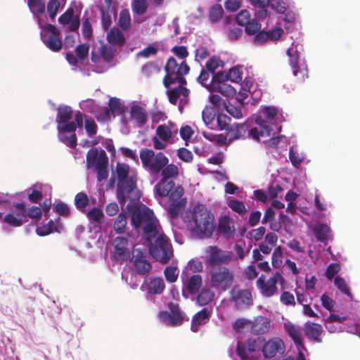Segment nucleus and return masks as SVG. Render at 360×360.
<instances>
[{"label":"nucleus","mask_w":360,"mask_h":360,"mask_svg":"<svg viewBox=\"0 0 360 360\" xmlns=\"http://www.w3.org/2000/svg\"><path fill=\"white\" fill-rule=\"evenodd\" d=\"M182 283L186 288L187 291L191 295L196 294L202 285V276L199 274H193L189 278L185 279L184 274L181 276Z\"/></svg>","instance_id":"nucleus-24"},{"label":"nucleus","mask_w":360,"mask_h":360,"mask_svg":"<svg viewBox=\"0 0 360 360\" xmlns=\"http://www.w3.org/2000/svg\"><path fill=\"white\" fill-rule=\"evenodd\" d=\"M156 136L163 141H169L172 136L170 127L166 124L159 125L155 131Z\"/></svg>","instance_id":"nucleus-47"},{"label":"nucleus","mask_w":360,"mask_h":360,"mask_svg":"<svg viewBox=\"0 0 360 360\" xmlns=\"http://www.w3.org/2000/svg\"><path fill=\"white\" fill-rule=\"evenodd\" d=\"M228 80H229L228 72L219 71L214 74L212 77V86L220 84L221 83H226Z\"/></svg>","instance_id":"nucleus-61"},{"label":"nucleus","mask_w":360,"mask_h":360,"mask_svg":"<svg viewBox=\"0 0 360 360\" xmlns=\"http://www.w3.org/2000/svg\"><path fill=\"white\" fill-rule=\"evenodd\" d=\"M213 89L215 91L220 93L226 97H233L236 94V89L226 82L214 86Z\"/></svg>","instance_id":"nucleus-40"},{"label":"nucleus","mask_w":360,"mask_h":360,"mask_svg":"<svg viewBox=\"0 0 360 360\" xmlns=\"http://www.w3.org/2000/svg\"><path fill=\"white\" fill-rule=\"evenodd\" d=\"M130 117L136 122L137 127H142L148 121V113L143 107L135 105L130 109Z\"/></svg>","instance_id":"nucleus-27"},{"label":"nucleus","mask_w":360,"mask_h":360,"mask_svg":"<svg viewBox=\"0 0 360 360\" xmlns=\"http://www.w3.org/2000/svg\"><path fill=\"white\" fill-rule=\"evenodd\" d=\"M217 115L215 109L210 106H206L202 112L204 123L211 129L214 128V120L217 119Z\"/></svg>","instance_id":"nucleus-34"},{"label":"nucleus","mask_w":360,"mask_h":360,"mask_svg":"<svg viewBox=\"0 0 360 360\" xmlns=\"http://www.w3.org/2000/svg\"><path fill=\"white\" fill-rule=\"evenodd\" d=\"M286 54L289 58V65L292 69V73L295 76L297 77L299 73H301L300 79L304 81L308 77V70L307 68L300 69L299 66L300 61V53L297 50V47L293 42L290 48L286 51Z\"/></svg>","instance_id":"nucleus-17"},{"label":"nucleus","mask_w":360,"mask_h":360,"mask_svg":"<svg viewBox=\"0 0 360 360\" xmlns=\"http://www.w3.org/2000/svg\"><path fill=\"white\" fill-rule=\"evenodd\" d=\"M82 33L84 38L90 39L93 34V28L91 23L88 18H82Z\"/></svg>","instance_id":"nucleus-60"},{"label":"nucleus","mask_w":360,"mask_h":360,"mask_svg":"<svg viewBox=\"0 0 360 360\" xmlns=\"http://www.w3.org/2000/svg\"><path fill=\"white\" fill-rule=\"evenodd\" d=\"M283 251L281 246L275 248L271 255V264L274 268H280L282 266Z\"/></svg>","instance_id":"nucleus-56"},{"label":"nucleus","mask_w":360,"mask_h":360,"mask_svg":"<svg viewBox=\"0 0 360 360\" xmlns=\"http://www.w3.org/2000/svg\"><path fill=\"white\" fill-rule=\"evenodd\" d=\"M284 343L280 338H274L266 342L262 347V352L266 358L275 356L278 353H282Z\"/></svg>","instance_id":"nucleus-21"},{"label":"nucleus","mask_w":360,"mask_h":360,"mask_svg":"<svg viewBox=\"0 0 360 360\" xmlns=\"http://www.w3.org/2000/svg\"><path fill=\"white\" fill-rule=\"evenodd\" d=\"M60 8L58 0H49L47 4V12L51 20H54Z\"/></svg>","instance_id":"nucleus-58"},{"label":"nucleus","mask_w":360,"mask_h":360,"mask_svg":"<svg viewBox=\"0 0 360 360\" xmlns=\"http://www.w3.org/2000/svg\"><path fill=\"white\" fill-rule=\"evenodd\" d=\"M148 8L147 0H132L131 9L134 13L142 15L146 13Z\"/></svg>","instance_id":"nucleus-46"},{"label":"nucleus","mask_w":360,"mask_h":360,"mask_svg":"<svg viewBox=\"0 0 360 360\" xmlns=\"http://www.w3.org/2000/svg\"><path fill=\"white\" fill-rule=\"evenodd\" d=\"M119 25L124 31L129 30L131 27V16L129 10L124 9L120 13Z\"/></svg>","instance_id":"nucleus-48"},{"label":"nucleus","mask_w":360,"mask_h":360,"mask_svg":"<svg viewBox=\"0 0 360 360\" xmlns=\"http://www.w3.org/2000/svg\"><path fill=\"white\" fill-rule=\"evenodd\" d=\"M204 137L210 141H214L219 145H229L228 143V139L227 136H224L223 134H213L212 133L210 134H205L203 133Z\"/></svg>","instance_id":"nucleus-57"},{"label":"nucleus","mask_w":360,"mask_h":360,"mask_svg":"<svg viewBox=\"0 0 360 360\" xmlns=\"http://www.w3.org/2000/svg\"><path fill=\"white\" fill-rule=\"evenodd\" d=\"M139 155L142 166L153 175H158L169 162V158L162 152L155 153L147 148L141 149Z\"/></svg>","instance_id":"nucleus-8"},{"label":"nucleus","mask_w":360,"mask_h":360,"mask_svg":"<svg viewBox=\"0 0 360 360\" xmlns=\"http://www.w3.org/2000/svg\"><path fill=\"white\" fill-rule=\"evenodd\" d=\"M284 328L289 336L292 339L297 349L298 350L304 349L301 328L290 322H288L284 324Z\"/></svg>","instance_id":"nucleus-22"},{"label":"nucleus","mask_w":360,"mask_h":360,"mask_svg":"<svg viewBox=\"0 0 360 360\" xmlns=\"http://www.w3.org/2000/svg\"><path fill=\"white\" fill-rule=\"evenodd\" d=\"M91 223H99L104 217L103 211L98 207H94L86 213Z\"/></svg>","instance_id":"nucleus-51"},{"label":"nucleus","mask_w":360,"mask_h":360,"mask_svg":"<svg viewBox=\"0 0 360 360\" xmlns=\"http://www.w3.org/2000/svg\"><path fill=\"white\" fill-rule=\"evenodd\" d=\"M229 207L235 212L240 215H244L248 212L245 204L237 200H231L229 202Z\"/></svg>","instance_id":"nucleus-55"},{"label":"nucleus","mask_w":360,"mask_h":360,"mask_svg":"<svg viewBox=\"0 0 360 360\" xmlns=\"http://www.w3.org/2000/svg\"><path fill=\"white\" fill-rule=\"evenodd\" d=\"M219 231L227 238H231L235 234V228L232 220L228 216L220 218L218 224Z\"/></svg>","instance_id":"nucleus-29"},{"label":"nucleus","mask_w":360,"mask_h":360,"mask_svg":"<svg viewBox=\"0 0 360 360\" xmlns=\"http://www.w3.org/2000/svg\"><path fill=\"white\" fill-rule=\"evenodd\" d=\"M222 61L219 57L214 56L211 57L205 64V69L210 72L214 74V71L220 66Z\"/></svg>","instance_id":"nucleus-59"},{"label":"nucleus","mask_w":360,"mask_h":360,"mask_svg":"<svg viewBox=\"0 0 360 360\" xmlns=\"http://www.w3.org/2000/svg\"><path fill=\"white\" fill-rule=\"evenodd\" d=\"M277 114V110L274 107H266L262 112L259 117H262L265 120V123L268 125L271 122Z\"/></svg>","instance_id":"nucleus-54"},{"label":"nucleus","mask_w":360,"mask_h":360,"mask_svg":"<svg viewBox=\"0 0 360 360\" xmlns=\"http://www.w3.org/2000/svg\"><path fill=\"white\" fill-rule=\"evenodd\" d=\"M160 173L162 176L161 179L165 180H173L179 176V168L176 165L172 163L169 164L168 162L166 166L163 167Z\"/></svg>","instance_id":"nucleus-37"},{"label":"nucleus","mask_w":360,"mask_h":360,"mask_svg":"<svg viewBox=\"0 0 360 360\" xmlns=\"http://www.w3.org/2000/svg\"><path fill=\"white\" fill-rule=\"evenodd\" d=\"M174 185V180L161 179L155 186L154 190L160 197L169 196L171 200H179L182 196V191H179V188L173 190Z\"/></svg>","instance_id":"nucleus-12"},{"label":"nucleus","mask_w":360,"mask_h":360,"mask_svg":"<svg viewBox=\"0 0 360 360\" xmlns=\"http://www.w3.org/2000/svg\"><path fill=\"white\" fill-rule=\"evenodd\" d=\"M73 117V111L70 106H64L58 109L56 122H57V129L59 133H64L63 130L60 129V127H63L66 124L70 122V120Z\"/></svg>","instance_id":"nucleus-26"},{"label":"nucleus","mask_w":360,"mask_h":360,"mask_svg":"<svg viewBox=\"0 0 360 360\" xmlns=\"http://www.w3.org/2000/svg\"><path fill=\"white\" fill-rule=\"evenodd\" d=\"M142 74L146 77H150L160 72L159 65L153 61H149L145 63L141 68Z\"/></svg>","instance_id":"nucleus-41"},{"label":"nucleus","mask_w":360,"mask_h":360,"mask_svg":"<svg viewBox=\"0 0 360 360\" xmlns=\"http://www.w3.org/2000/svg\"><path fill=\"white\" fill-rule=\"evenodd\" d=\"M190 224L200 234L210 238L215 229L214 214L205 205L198 204L193 207Z\"/></svg>","instance_id":"nucleus-3"},{"label":"nucleus","mask_w":360,"mask_h":360,"mask_svg":"<svg viewBox=\"0 0 360 360\" xmlns=\"http://www.w3.org/2000/svg\"><path fill=\"white\" fill-rule=\"evenodd\" d=\"M168 309L169 312L165 311L160 312V318L165 323L172 326L181 325L184 321L185 316L181 312L179 304L169 302Z\"/></svg>","instance_id":"nucleus-13"},{"label":"nucleus","mask_w":360,"mask_h":360,"mask_svg":"<svg viewBox=\"0 0 360 360\" xmlns=\"http://www.w3.org/2000/svg\"><path fill=\"white\" fill-rule=\"evenodd\" d=\"M44 34L41 33L44 44L53 52H58L63 47L60 31L55 25L47 24L44 27Z\"/></svg>","instance_id":"nucleus-11"},{"label":"nucleus","mask_w":360,"mask_h":360,"mask_svg":"<svg viewBox=\"0 0 360 360\" xmlns=\"http://www.w3.org/2000/svg\"><path fill=\"white\" fill-rule=\"evenodd\" d=\"M285 279L282 274L276 271L269 278H266V276L262 274L256 281V285L260 294L266 298H269L277 295L278 293V288L277 283H279L283 285Z\"/></svg>","instance_id":"nucleus-9"},{"label":"nucleus","mask_w":360,"mask_h":360,"mask_svg":"<svg viewBox=\"0 0 360 360\" xmlns=\"http://www.w3.org/2000/svg\"><path fill=\"white\" fill-rule=\"evenodd\" d=\"M255 122L257 125H259L261 128L259 130L257 127H252L248 130V135L246 138H251L255 141L259 142L260 140V136H270L272 128L270 125H268L265 123V120L262 117H257L255 120Z\"/></svg>","instance_id":"nucleus-19"},{"label":"nucleus","mask_w":360,"mask_h":360,"mask_svg":"<svg viewBox=\"0 0 360 360\" xmlns=\"http://www.w3.org/2000/svg\"><path fill=\"white\" fill-rule=\"evenodd\" d=\"M244 27L248 35H255L261 30L262 25L257 19H251Z\"/></svg>","instance_id":"nucleus-52"},{"label":"nucleus","mask_w":360,"mask_h":360,"mask_svg":"<svg viewBox=\"0 0 360 360\" xmlns=\"http://www.w3.org/2000/svg\"><path fill=\"white\" fill-rule=\"evenodd\" d=\"M233 259L231 252L224 251L217 246H210L208 249V257L205 264L210 268L214 265H222V264H229Z\"/></svg>","instance_id":"nucleus-14"},{"label":"nucleus","mask_w":360,"mask_h":360,"mask_svg":"<svg viewBox=\"0 0 360 360\" xmlns=\"http://www.w3.org/2000/svg\"><path fill=\"white\" fill-rule=\"evenodd\" d=\"M84 127L89 136L91 137L97 133V124L91 117L85 118Z\"/></svg>","instance_id":"nucleus-64"},{"label":"nucleus","mask_w":360,"mask_h":360,"mask_svg":"<svg viewBox=\"0 0 360 360\" xmlns=\"http://www.w3.org/2000/svg\"><path fill=\"white\" fill-rule=\"evenodd\" d=\"M211 311L207 308L202 309L200 311L196 313L191 321V329L193 332H197L200 325L207 323L211 316Z\"/></svg>","instance_id":"nucleus-28"},{"label":"nucleus","mask_w":360,"mask_h":360,"mask_svg":"<svg viewBox=\"0 0 360 360\" xmlns=\"http://www.w3.org/2000/svg\"><path fill=\"white\" fill-rule=\"evenodd\" d=\"M27 5L36 16L42 15L45 11V4L41 0H27Z\"/></svg>","instance_id":"nucleus-42"},{"label":"nucleus","mask_w":360,"mask_h":360,"mask_svg":"<svg viewBox=\"0 0 360 360\" xmlns=\"http://www.w3.org/2000/svg\"><path fill=\"white\" fill-rule=\"evenodd\" d=\"M164 69L166 75L163 78V84L166 88L176 83L181 85L186 84L184 75L189 72L190 67L186 60L178 63L176 60L171 56L167 59Z\"/></svg>","instance_id":"nucleus-4"},{"label":"nucleus","mask_w":360,"mask_h":360,"mask_svg":"<svg viewBox=\"0 0 360 360\" xmlns=\"http://www.w3.org/2000/svg\"><path fill=\"white\" fill-rule=\"evenodd\" d=\"M334 284L342 293L347 295L351 300L352 299L353 295L344 278L340 276H336L334 280Z\"/></svg>","instance_id":"nucleus-49"},{"label":"nucleus","mask_w":360,"mask_h":360,"mask_svg":"<svg viewBox=\"0 0 360 360\" xmlns=\"http://www.w3.org/2000/svg\"><path fill=\"white\" fill-rule=\"evenodd\" d=\"M53 231L60 232L58 227L55 225L53 220H49L46 224L39 226L36 229V233L39 236H46Z\"/></svg>","instance_id":"nucleus-39"},{"label":"nucleus","mask_w":360,"mask_h":360,"mask_svg":"<svg viewBox=\"0 0 360 360\" xmlns=\"http://www.w3.org/2000/svg\"><path fill=\"white\" fill-rule=\"evenodd\" d=\"M214 297V293L209 288H204L198 293L196 302L200 306H205L210 303Z\"/></svg>","instance_id":"nucleus-38"},{"label":"nucleus","mask_w":360,"mask_h":360,"mask_svg":"<svg viewBox=\"0 0 360 360\" xmlns=\"http://www.w3.org/2000/svg\"><path fill=\"white\" fill-rule=\"evenodd\" d=\"M108 156H105L103 154L101 155V160L98 163V165L96 166L97 172V180L102 181L108 176Z\"/></svg>","instance_id":"nucleus-35"},{"label":"nucleus","mask_w":360,"mask_h":360,"mask_svg":"<svg viewBox=\"0 0 360 360\" xmlns=\"http://www.w3.org/2000/svg\"><path fill=\"white\" fill-rule=\"evenodd\" d=\"M210 286L218 292L229 290L234 281L232 270L223 265H214L209 269Z\"/></svg>","instance_id":"nucleus-6"},{"label":"nucleus","mask_w":360,"mask_h":360,"mask_svg":"<svg viewBox=\"0 0 360 360\" xmlns=\"http://www.w3.org/2000/svg\"><path fill=\"white\" fill-rule=\"evenodd\" d=\"M231 300L234 302L239 308H248L253 304L251 291L234 286L230 291Z\"/></svg>","instance_id":"nucleus-16"},{"label":"nucleus","mask_w":360,"mask_h":360,"mask_svg":"<svg viewBox=\"0 0 360 360\" xmlns=\"http://www.w3.org/2000/svg\"><path fill=\"white\" fill-rule=\"evenodd\" d=\"M224 14V10L221 6L216 4L213 6L209 13V18L212 22H218Z\"/></svg>","instance_id":"nucleus-53"},{"label":"nucleus","mask_w":360,"mask_h":360,"mask_svg":"<svg viewBox=\"0 0 360 360\" xmlns=\"http://www.w3.org/2000/svg\"><path fill=\"white\" fill-rule=\"evenodd\" d=\"M117 176V198L121 206H124L127 200L134 201L140 198L136 185V177L130 174L128 165L117 163L116 166Z\"/></svg>","instance_id":"nucleus-1"},{"label":"nucleus","mask_w":360,"mask_h":360,"mask_svg":"<svg viewBox=\"0 0 360 360\" xmlns=\"http://www.w3.org/2000/svg\"><path fill=\"white\" fill-rule=\"evenodd\" d=\"M115 49L102 43L98 47H94L91 53V60L96 65L97 72H103L115 65Z\"/></svg>","instance_id":"nucleus-7"},{"label":"nucleus","mask_w":360,"mask_h":360,"mask_svg":"<svg viewBox=\"0 0 360 360\" xmlns=\"http://www.w3.org/2000/svg\"><path fill=\"white\" fill-rule=\"evenodd\" d=\"M89 202L87 195L83 192L77 193L75 197V205L76 207L82 212L86 211V207Z\"/></svg>","instance_id":"nucleus-45"},{"label":"nucleus","mask_w":360,"mask_h":360,"mask_svg":"<svg viewBox=\"0 0 360 360\" xmlns=\"http://www.w3.org/2000/svg\"><path fill=\"white\" fill-rule=\"evenodd\" d=\"M113 255L115 260L123 262L129 257V240L125 237H116L112 240Z\"/></svg>","instance_id":"nucleus-18"},{"label":"nucleus","mask_w":360,"mask_h":360,"mask_svg":"<svg viewBox=\"0 0 360 360\" xmlns=\"http://www.w3.org/2000/svg\"><path fill=\"white\" fill-rule=\"evenodd\" d=\"M103 154L107 156L105 150H101L98 152L97 148L90 149L86 155V163L88 167L97 166L101 160V155Z\"/></svg>","instance_id":"nucleus-36"},{"label":"nucleus","mask_w":360,"mask_h":360,"mask_svg":"<svg viewBox=\"0 0 360 360\" xmlns=\"http://www.w3.org/2000/svg\"><path fill=\"white\" fill-rule=\"evenodd\" d=\"M250 20V14L247 10L240 11L236 17V22L242 27H244Z\"/></svg>","instance_id":"nucleus-63"},{"label":"nucleus","mask_w":360,"mask_h":360,"mask_svg":"<svg viewBox=\"0 0 360 360\" xmlns=\"http://www.w3.org/2000/svg\"><path fill=\"white\" fill-rule=\"evenodd\" d=\"M127 224V215L124 213H120L115 220L113 229L117 233H123L125 231Z\"/></svg>","instance_id":"nucleus-43"},{"label":"nucleus","mask_w":360,"mask_h":360,"mask_svg":"<svg viewBox=\"0 0 360 360\" xmlns=\"http://www.w3.org/2000/svg\"><path fill=\"white\" fill-rule=\"evenodd\" d=\"M129 262L132 264L136 273L140 276H144L150 273L152 264L146 250L135 248L131 251Z\"/></svg>","instance_id":"nucleus-10"},{"label":"nucleus","mask_w":360,"mask_h":360,"mask_svg":"<svg viewBox=\"0 0 360 360\" xmlns=\"http://www.w3.org/2000/svg\"><path fill=\"white\" fill-rule=\"evenodd\" d=\"M131 224L138 230L143 229V234L146 240H152L157 236L158 221L154 213L146 206L135 207L131 212Z\"/></svg>","instance_id":"nucleus-2"},{"label":"nucleus","mask_w":360,"mask_h":360,"mask_svg":"<svg viewBox=\"0 0 360 360\" xmlns=\"http://www.w3.org/2000/svg\"><path fill=\"white\" fill-rule=\"evenodd\" d=\"M251 332L255 334H263L266 333L269 328V321L266 318L259 316L252 322L250 321Z\"/></svg>","instance_id":"nucleus-30"},{"label":"nucleus","mask_w":360,"mask_h":360,"mask_svg":"<svg viewBox=\"0 0 360 360\" xmlns=\"http://www.w3.org/2000/svg\"><path fill=\"white\" fill-rule=\"evenodd\" d=\"M89 46L86 44H79L75 49V54L79 60H84L89 55Z\"/></svg>","instance_id":"nucleus-62"},{"label":"nucleus","mask_w":360,"mask_h":360,"mask_svg":"<svg viewBox=\"0 0 360 360\" xmlns=\"http://www.w3.org/2000/svg\"><path fill=\"white\" fill-rule=\"evenodd\" d=\"M107 40L112 46H123L125 37L123 33L117 28H111L107 34Z\"/></svg>","instance_id":"nucleus-31"},{"label":"nucleus","mask_w":360,"mask_h":360,"mask_svg":"<svg viewBox=\"0 0 360 360\" xmlns=\"http://www.w3.org/2000/svg\"><path fill=\"white\" fill-rule=\"evenodd\" d=\"M15 214L9 212L3 218V221L12 227L21 226L26 219V206L23 202H17L13 205Z\"/></svg>","instance_id":"nucleus-15"},{"label":"nucleus","mask_w":360,"mask_h":360,"mask_svg":"<svg viewBox=\"0 0 360 360\" xmlns=\"http://www.w3.org/2000/svg\"><path fill=\"white\" fill-rule=\"evenodd\" d=\"M248 130V125L246 122L240 124H234L231 127V129L227 131L228 143H231L235 140L246 139V133Z\"/></svg>","instance_id":"nucleus-23"},{"label":"nucleus","mask_w":360,"mask_h":360,"mask_svg":"<svg viewBox=\"0 0 360 360\" xmlns=\"http://www.w3.org/2000/svg\"><path fill=\"white\" fill-rule=\"evenodd\" d=\"M148 243L149 252L153 258L165 264L169 262L173 256V250L169 239L158 229L157 236Z\"/></svg>","instance_id":"nucleus-5"},{"label":"nucleus","mask_w":360,"mask_h":360,"mask_svg":"<svg viewBox=\"0 0 360 360\" xmlns=\"http://www.w3.org/2000/svg\"><path fill=\"white\" fill-rule=\"evenodd\" d=\"M164 275L168 283H174L179 276L178 268L174 266H168L164 270Z\"/></svg>","instance_id":"nucleus-50"},{"label":"nucleus","mask_w":360,"mask_h":360,"mask_svg":"<svg viewBox=\"0 0 360 360\" xmlns=\"http://www.w3.org/2000/svg\"><path fill=\"white\" fill-rule=\"evenodd\" d=\"M314 233L320 242H326L331 237L330 229L325 224H319L313 227Z\"/></svg>","instance_id":"nucleus-32"},{"label":"nucleus","mask_w":360,"mask_h":360,"mask_svg":"<svg viewBox=\"0 0 360 360\" xmlns=\"http://www.w3.org/2000/svg\"><path fill=\"white\" fill-rule=\"evenodd\" d=\"M304 334L307 338L320 343L322 342L321 335L323 333L321 325L308 321L304 326Z\"/></svg>","instance_id":"nucleus-25"},{"label":"nucleus","mask_w":360,"mask_h":360,"mask_svg":"<svg viewBox=\"0 0 360 360\" xmlns=\"http://www.w3.org/2000/svg\"><path fill=\"white\" fill-rule=\"evenodd\" d=\"M141 288L145 290L148 294L160 295L163 292L165 285L161 277H150L146 278Z\"/></svg>","instance_id":"nucleus-20"},{"label":"nucleus","mask_w":360,"mask_h":360,"mask_svg":"<svg viewBox=\"0 0 360 360\" xmlns=\"http://www.w3.org/2000/svg\"><path fill=\"white\" fill-rule=\"evenodd\" d=\"M74 120L75 122L66 124L60 129L63 130V132L70 133L75 132L77 128L82 129L83 127V114L79 111L76 112L74 115Z\"/></svg>","instance_id":"nucleus-33"},{"label":"nucleus","mask_w":360,"mask_h":360,"mask_svg":"<svg viewBox=\"0 0 360 360\" xmlns=\"http://www.w3.org/2000/svg\"><path fill=\"white\" fill-rule=\"evenodd\" d=\"M231 119L224 113H218L217 115V123L219 130L226 131L231 129L232 124H231Z\"/></svg>","instance_id":"nucleus-44"}]
</instances>
